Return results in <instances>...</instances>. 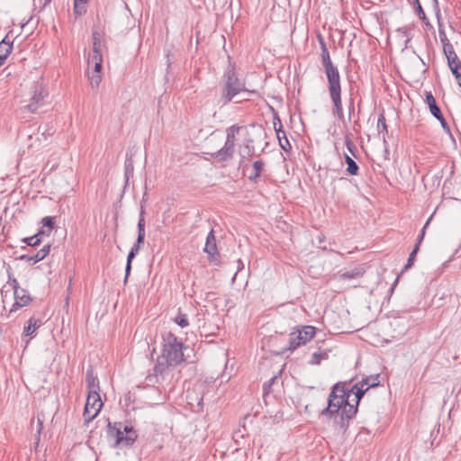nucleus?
<instances>
[{"mask_svg":"<svg viewBox=\"0 0 461 461\" xmlns=\"http://www.w3.org/2000/svg\"><path fill=\"white\" fill-rule=\"evenodd\" d=\"M41 222L43 227H47L49 229L47 231H45V234L49 236L51 230L54 228L55 218L52 216H46L41 220Z\"/></svg>","mask_w":461,"mask_h":461,"instance_id":"473e14b6","label":"nucleus"},{"mask_svg":"<svg viewBox=\"0 0 461 461\" xmlns=\"http://www.w3.org/2000/svg\"><path fill=\"white\" fill-rule=\"evenodd\" d=\"M452 74L455 76L456 81H457V84L459 86H461V65L456 68H452V69H450Z\"/></svg>","mask_w":461,"mask_h":461,"instance_id":"c03bdc74","label":"nucleus"},{"mask_svg":"<svg viewBox=\"0 0 461 461\" xmlns=\"http://www.w3.org/2000/svg\"><path fill=\"white\" fill-rule=\"evenodd\" d=\"M345 145L348 150L352 154V156L356 157L357 147L355 146L352 140V135L350 133H348L345 136Z\"/></svg>","mask_w":461,"mask_h":461,"instance_id":"72a5a7b5","label":"nucleus"},{"mask_svg":"<svg viewBox=\"0 0 461 461\" xmlns=\"http://www.w3.org/2000/svg\"><path fill=\"white\" fill-rule=\"evenodd\" d=\"M86 386L88 389V393H93V392L99 393V391H100L99 379H98L97 375H95L94 374V370L92 367H89L86 370Z\"/></svg>","mask_w":461,"mask_h":461,"instance_id":"dca6fc26","label":"nucleus"},{"mask_svg":"<svg viewBox=\"0 0 461 461\" xmlns=\"http://www.w3.org/2000/svg\"><path fill=\"white\" fill-rule=\"evenodd\" d=\"M318 40L321 50V63L328 81L329 95L333 104L332 113L338 117L339 120H343L344 111L341 99L342 87L340 74L338 68L333 65L330 59L329 50L322 36L319 35Z\"/></svg>","mask_w":461,"mask_h":461,"instance_id":"f03ea898","label":"nucleus"},{"mask_svg":"<svg viewBox=\"0 0 461 461\" xmlns=\"http://www.w3.org/2000/svg\"><path fill=\"white\" fill-rule=\"evenodd\" d=\"M124 424L122 422L108 423L107 435L113 439V447L124 446L125 431Z\"/></svg>","mask_w":461,"mask_h":461,"instance_id":"9d476101","label":"nucleus"},{"mask_svg":"<svg viewBox=\"0 0 461 461\" xmlns=\"http://www.w3.org/2000/svg\"><path fill=\"white\" fill-rule=\"evenodd\" d=\"M347 395L349 398L351 394L355 395V404L356 409L357 410V405L359 403V401L364 396L366 392L367 391L366 388L363 387V384H360L359 383L355 384L351 388L347 387Z\"/></svg>","mask_w":461,"mask_h":461,"instance_id":"f3484780","label":"nucleus"},{"mask_svg":"<svg viewBox=\"0 0 461 461\" xmlns=\"http://www.w3.org/2000/svg\"><path fill=\"white\" fill-rule=\"evenodd\" d=\"M265 163L263 160H257L253 163V171L249 176L250 181L256 182L257 179L261 176Z\"/></svg>","mask_w":461,"mask_h":461,"instance_id":"4be33fe9","label":"nucleus"},{"mask_svg":"<svg viewBox=\"0 0 461 461\" xmlns=\"http://www.w3.org/2000/svg\"><path fill=\"white\" fill-rule=\"evenodd\" d=\"M45 234L44 230H41L37 234L28 237L23 240V242H25L27 245L31 247H36L39 246L41 242L40 236Z\"/></svg>","mask_w":461,"mask_h":461,"instance_id":"cd10ccee","label":"nucleus"},{"mask_svg":"<svg viewBox=\"0 0 461 461\" xmlns=\"http://www.w3.org/2000/svg\"><path fill=\"white\" fill-rule=\"evenodd\" d=\"M252 143H253V140H249L247 141V143L244 145L243 149L240 154L242 159L249 158L254 155V147H253Z\"/></svg>","mask_w":461,"mask_h":461,"instance_id":"c85d7f7f","label":"nucleus"},{"mask_svg":"<svg viewBox=\"0 0 461 461\" xmlns=\"http://www.w3.org/2000/svg\"><path fill=\"white\" fill-rule=\"evenodd\" d=\"M383 139H384V145H386V140H385V136L384 135L383 136Z\"/></svg>","mask_w":461,"mask_h":461,"instance_id":"13d9d810","label":"nucleus"},{"mask_svg":"<svg viewBox=\"0 0 461 461\" xmlns=\"http://www.w3.org/2000/svg\"><path fill=\"white\" fill-rule=\"evenodd\" d=\"M438 36H439L440 42L442 43V46L450 42L447 37L445 31L443 29H441L440 26L438 28Z\"/></svg>","mask_w":461,"mask_h":461,"instance_id":"a18cd8bd","label":"nucleus"},{"mask_svg":"<svg viewBox=\"0 0 461 461\" xmlns=\"http://www.w3.org/2000/svg\"><path fill=\"white\" fill-rule=\"evenodd\" d=\"M5 61V57L3 55L2 58H0V66H2Z\"/></svg>","mask_w":461,"mask_h":461,"instance_id":"4d7b16f0","label":"nucleus"},{"mask_svg":"<svg viewBox=\"0 0 461 461\" xmlns=\"http://www.w3.org/2000/svg\"><path fill=\"white\" fill-rule=\"evenodd\" d=\"M321 358V354L318 353V352H314L312 354L311 363L313 365H318V364H320Z\"/></svg>","mask_w":461,"mask_h":461,"instance_id":"8fccbe9b","label":"nucleus"},{"mask_svg":"<svg viewBox=\"0 0 461 461\" xmlns=\"http://www.w3.org/2000/svg\"><path fill=\"white\" fill-rule=\"evenodd\" d=\"M50 250V244L44 245L36 254L34 255H22L19 257L20 260H25L26 262L33 265L43 260Z\"/></svg>","mask_w":461,"mask_h":461,"instance_id":"4468645a","label":"nucleus"},{"mask_svg":"<svg viewBox=\"0 0 461 461\" xmlns=\"http://www.w3.org/2000/svg\"><path fill=\"white\" fill-rule=\"evenodd\" d=\"M410 3H411L413 5L420 3L419 0H409Z\"/></svg>","mask_w":461,"mask_h":461,"instance_id":"6e6d98bb","label":"nucleus"},{"mask_svg":"<svg viewBox=\"0 0 461 461\" xmlns=\"http://www.w3.org/2000/svg\"><path fill=\"white\" fill-rule=\"evenodd\" d=\"M42 429V421L38 418L37 435L39 436Z\"/></svg>","mask_w":461,"mask_h":461,"instance_id":"864d4df0","label":"nucleus"},{"mask_svg":"<svg viewBox=\"0 0 461 461\" xmlns=\"http://www.w3.org/2000/svg\"><path fill=\"white\" fill-rule=\"evenodd\" d=\"M88 2L89 0H74V14L76 16L86 14Z\"/></svg>","mask_w":461,"mask_h":461,"instance_id":"b1692460","label":"nucleus"},{"mask_svg":"<svg viewBox=\"0 0 461 461\" xmlns=\"http://www.w3.org/2000/svg\"><path fill=\"white\" fill-rule=\"evenodd\" d=\"M425 101H426V104H428V106L429 108L430 113L434 117L441 116V110L438 106L436 99L433 96V95L431 94V92H427L426 93V100Z\"/></svg>","mask_w":461,"mask_h":461,"instance_id":"6ab92c4d","label":"nucleus"},{"mask_svg":"<svg viewBox=\"0 0 461 461\" xmlns=\"http://www.w3.org/2000/svg\"><path fill=\"white\" fill-rule=\"evenodd\" d=\"M42 325L43 321L41 319L32 316L28 320L27 325L24 326L23 334L33 338L36 336V330Z\"/></svg>","mask_w":461,"mask_h":461,"instance_id":"2eb2a0df","label":"nucleus"},{"mask_svg":"<svg viewBox=\"0 0 461 461\" xmlns=\"http://www.w3.org/2000/svg\"><path fill=\"white\" fill-rule=\"evenodd\" d=\"M241 92H247L246 84L239 77L235 65L230 62L220 81L217 104L225 106Z\"/></svg>","mask_w":461,"mask_h":461,"instance_id":"20e7f679","label":"nucleus"},{"mask_svg":"<svg viewBox=\"0 0 461 461\" xmlns=\"http://www.w3.org/2000/svg\"><path fill=\"white\" fill-rule=\"evenodd\" d=\"M175 322L181 328H186L189 325L187 315L180 312L176 316Z\"/></svg>","mask_w":461,"mask_h":461,"instance_id":"f704fd0d","label":"nucleus"},{"mask_svg":"<svg viewBox=\"0 0 461 461\" xmlns=\"http://www.w3.org/2000/svg\"><path fill=\"white\" fill-rule=\"evenodd\" d=\"M54 130L49 124L41 125L36 131L28 134V149L33 151L39 150L49 142L50 138L53 135Z\"/></svg>","mask_w":461,"mask_h":461,"instance_id":"423d86ee","label":"nucleus"},{"mask_svg":"<svg viewBox=\"0 0 461 461\" xmlns=\"http://www.w3.org/2000/svg\"><path fill=\"white\" fill-rule=\"evenodd\" d=\"M358 383L360 384H363V387L366 388V390H368L369 388L375 387L380 384L379 375L366 376Z\"/></svg>","mask_w":461,"mask_h":461,"instance_id":"5701e85b","label":"nucleus"},{"mask_svg":"<svg viewBox=\"0 0 461 461\" xmlns=\"http://www.w3.org/2000/svg\"><path fill=\"white\" fill-rule=\"evenodd\" d=\"M348 109V118L350 119L352 113L355 111V104H354V99L353 98H350Z\"/></svg>","mask_w":461,"mask_h":461,"instance_id":"3c124183","label":"nucleus"},{"mask_svg":"<svg viewBox=\"0 0 461 461\" xmlns=\"http://www.w3.org/2000/svg\"><path fill=\"white\" fill-rule=\"evenodd\" d=\"M145 239V218H144V210L141 208V211L140 212L139 221H138V237L136 243L133 245V247L131 249L128 256H127V262L125 267V276H124V283L127 282L128 277L131 274V262L133 258L136 257L138 252L140 249V245L144 242Z\"/></svg>","mask_w":461,"mask_h":461,"instance_id":"39448f33","label":"nucleus"},{"mask_svg":"<svg viewBox=\"0 0 461 461\" xmlns=\"http://www.w3.org/2000/svg\"><path fill=\"white\" fill-rule=\"evenodd\" d=\"M14 303L12 306L11 312L16 311L17 309L26 306L30 303L32 298L28 292L23 288L14 293Z\"/></svg>","mask_w":461,"mask_h":461,"instance_id":"ddd939ff","label":"nucleus"},{"mask_svg":"<svg viewBox=\"0 0 461 461\" xmlns=\"http://www.w3.org/2000/svg\"><path fill=\"white\" fill-rule=\"evenodd\" d=\"M437 3V0H434Z\"/></svg>","mask_w":461,"mask_h":461,"instance_id":"bf43d9fd","label":"nucleus"},{"mask_svg":"<svg viewBox=\"0 0 461 461\" xmlns=\"http://www.w3.org/2000/svg\"><path fill=\"white\" fill-rule=\"evenodd\" d=\"M51 2V0H44L43 1V4L41 7V9L44 8L46 5H48Z\"/></svg>","mask_w":461,"mask_h":461,"instance_id":"5fc2aeb1","label":"nucleus"},{"mask_svg":"<svg viewBox=\"0 0 461 461\" xmlns=\"http://www.w3.org/2000/svg\"><path fill=\"white\" fill-rule=\"evenodd\" d=\"M346 384H336L329 395L328 406L322 411V415L332 416L340 411L341 426L344 420H351L357 413L356 406L348 402Z\"/></svg>","mask_w":461,"mask_h":461,"instance_id":"7ed1b4c3","label":"nucleus"},{"mask_svg":"<svg viewBox=\"0 0 461 461\" xmlns=\"http://www.w3.org/2000/svg\"><path fill=\"white\" fill-rule=\"evenodd\" d=\"M234 149L235 142L225 140L224 146L216 152L212 153V157L219 161H227L233 157Z\"/></svg>","mask_w":461,"mask_h":461,"instance_id":"f8f14e48","label":"nucleus"},{"mask_svg":"<svg viewBox=\"0 0 461 461\" xmlns=\"http://www.w3.org/2000/svg\"><path fill=\"white\" fill-rule=\"evenodd\" d=\"M436 119H438L442 126V128L449 132L450 131V128L449 126L447 125V122L446 121V119L444 118L443 114L441 113V116H438V117H435Z\"/></svg>","mask_w":461,"mask_h":461,"instance_id":"de8ad7c7","label":"nucleus"},{"mask_svg":"<svg viewBox=\"0 0 461 461\" xmlns=\"http://www.w3.org/2000/svg\"><path fill=\"white\" fill-rule=\"evenodd\" d=\"M273 125H274V129H275L276 135H279V134H281V132H283V131H284L283 124H282L281 119L279 118V116L276 113H275V116H274Z\"/></svg>","mask_w":461,"mask_h":461,"instance_id":"ea45409f","label":"nucleus"},{"mask_svg":"<svg viewBox=\"0 0 461 461\" xmlns=\"http://www.w3.org/2000/svg\"><path fill=\"white\" fill-rule=\"evenodd\" d=\"M431 217H432V216H430V217L428 219V221H426V223L424 224V226H423V228H422L421 231H420V234L419 235V237H418V239H417V243H416V245H415V246H418V249H420V243L422 242V240H423V239H424V235H425L426 228L429 226V221H430V220H431Z\"/></svg>","mask_w":461,"mask_h":461,"instance_id":"a19ab883","label":"nucleus"},{"mask_svg":"<svg viewBox=\"0 0 461 461\" xmlns=\"http://www.w3.org/2000/svg\"><path fill=\"white\" fill-rule=\"evenodd\" d=\"M46 95L47 94L45 93L42 85L38 82L35 83L32 87V95L30 98V102L23 106V109L31 113L37 112V110L44 104V98Z\"/></svg>","mask_w":461,"mask_h":461,"instance_id":"1a4fd4ad","label":"nucleus"},{"mask_svg":"<svg viewBox=\"0 0 461 461\" xmlns=\"http://www.w3.org/2000/svg\"><path fill=\"white\" fill-rule=\"evenodd\" d=\"M276 376L271 377L267 382H266L263 385V390L265 393H267L271 388L272 384L276 382Z\"/></svg>","mask_w":461,"mask_h":461,"instance_id":"09e8293b","label":"nucleus"},{"mask_svg":"<svg viewBox=\"0 0 461 461\" xmlns=\"http://www.w3.org/2000/svg\"><path fill=\"white\" fill-rule=\"evenodd\" d=\"M447 65L450 69H452V68H455V67L458 68L461 65V61L459 60L457 56L448 58V59H447Z\"/></svg>","mask_w":461,"mask_h":461,"instance_id":"37998d69","label":"nucleus"},{"mask_svg":"<svg viewBox=\"0 0 461 461\" xmlns=\"http://www.w3.org/2000/svg\"><path fill=\"white\" fill-rule=\"evenodd\" d=\"M203 251L208 255L209 261L215 265L219 264V253L217 249L216 238L214 230L212 229L206 237Z\"/></svg>","mask_w":461,"mask_h":461,"instance_id":"9b49d317","label":"nucleus"},{"mask_svg":"<svg viewBox=\"0 0 461 461\" xmlns=\"http://www.w3.org/2000/svg\"><path fill=\"white\" fill-rule=\"evenodd\" d=\"M277 139H278V141H279V145L280 147L285 150V151H288L291 149V144L286 137V134H285V131H283V132H281V134L279 135H276Z\"/></svg>","mask_w":461,"mask_h":461,"instance_id":"2f4dec72","label":"nucleus"},{"mask_svg":"<svg viewBox=\"0 0 461 461\" xmlns=\"http://www.w3.org/2000/svg\"><path fill=\"white\" fill-rule=\"evenodd\" d=\"M242 127L238 125H231L226 129V140L235 142L236 135L240 132Z\"/></svg>","mask_w":461,"mask_h":461,"instance_id":"bb28decb","label":"nucleus"},{"mask_svg":"<svg viewBox=\"0 0 461 461\" xmlns=\"http://www.w3.org/2000/svg\"><path fill=\"white\" fill-rule=\"evenodd\" d=\"M103 402L99 393H88L84 409L83 417L86 423L93 420L100 412Z\"/></svg>","mask_w":461,"mask_h":461,"instance_id":"6e6552de","label":"nucleus"},{"mask_svg":"<svg viewBox=\"0 0 461 461\" xmlns=\"http://www.w3.org/2000/svg\"><path fill=\"white\" fill-rule=\"evenodd\" d=\"M103 58L95 56H88L87 59V66L88 69H90L93 67V72H99L102 73L103 68Z\"/></svg>","mask_w":461,"mask_h":461,"instance_id":"412c9836","label":"nucleus"},{"mask_svg":"<svg viewBox=\"0 0 461 461\" xmlns=\"http://www.w3.org/2000/svg\"><path fill=\"white\" fill-rule=\"evenodd\" d=\"M184 361L183 343L172 333L163 337L162 354L158 357L153 373L146 376L150 384H160L168 375L169 367Z\"/></svg>","mask_w":461,"mask_h":461,"instance_id":"f257e3e1","label":"nucleus"},{"mask_svg":"<svg viewBox=\"0 0 461 461\" xmlns=\"http://www.w3.org/2000/svg\"><path fill=\"white\" fill-rule=\"evenodd\" d=\"M133 175V166L131 161L127 160L125 162V178L126 181L129 180L130 176H132Z\"/></svg>","mask_w":461,"mask_h":461,"instance_id":"79ce46f5","label":"nucleus"},{"mask_svg":"<svg viewBox=\"0 0 461 461\" xmlns=\"http://www.w3.org/2000/svg\"><path fill=\"white\" fill-rule=\"evenodd\" d=\"M420 249L418 246H414L412 251L410 253L406 265L404 266V270L411 268L415 261L416 255Z\"/></svg>","mask_w":461,"mask_h":461,"instance_id":"4c0bfd02","label":"nucleus"},{"mask_svg":"<svg viewBox=\"0 0 461 461\" xmlns=\"http://www.w3.org/2000/svg\"><path fill=\"white\" fill-rule=\"evenodd\" d=\"M316 333V329L313 326L298 327L295 330L290 333L289 346L287 350H294L298 347L306 344L311 340Z\"/></svg>","mask_w":461,"mask_h":461,"instance_id":"0eeeda50","label":"nucleus"},{"mask_svg":"<svg viewBox=\"0 0 461 461\" xmlns=\"http://www.w3.org/2000/svg\"><path fill=\"white\" fill-rule=\"evenodd\" d=\"M13 50V43L6 41V37L0 41V58L4 55L5 59L10 55Z\"/></svg>","mask_w":461,"mask_h":461,"instance_id":"a878e982","label":"nucleus"},{"mask_svg":"<svg viewBox=\"0 0 461 461\" xmlns=\"http://www.w3.org/2000/svg\"><path fill=\"white\" fill-rule=\"evenodd\" d=\"M377 131L379 133H387V124L384 113H380L377 119Z\"/></svg>","mask_w":461,"mask_h":461,"instance_id":"c9c22d12","label":"nucleus"},{"mask_svg":"<svg viewBox=\"0 0 461 461\" xmlns=\"http://www.w3.org/2000/svg\"><path fill=\"white\" fill-rule=\"evenodd\" d=\"M443 52L447 59L457 56L450 42L443 45Z\"/></svg>","mask_w":461,"mask_h":461,"instance_id":"58836bf2","label":"nucleus"},{"mask_svg":"<svg viewBox=\"0 0 461 461\" xmlns=\"http://www.w3.org/2000/svg\"><path fill=\"white\" fill-rule=\"evenodd\" d=\"M125 431L124 446L131 447L138 438V434L132 426L125 425L123 428Z\"/></svg>","mask_w":461,"mask_h":461,"instance_id":"aec40b11","label":"nucleus"},{"mask_svg":"<svg viewBox=\"0 0 461 461\" xmlns=\"http://www.w3.org/2000/svg\"><path fill=\"white\" fill-rule=\"evenodd\" d=\"M365 273L364 268L361 266L355 267L350 270H347L339 274V279L341 280H353L361 277Z\"/></svg>","mask_w":461,"mask_h":461,"instance_id":"a211bd4d","label":"nucleus"},{"mask_svg":"<svg viewBox=\"0 0 461 461\" xmlns=\"http://www.w3.org/2000/svg\"><path fill=\"white\" fill-rule=\"evenodd\" d=\"M87 75H88V78H89L91 86L93 88L98 87V86L102 80V73L93 72V71H90V69H88Z\"/></svg>","mask_w":461,"mask_h":461,"instance_id":"c756f323","label":"nucleus"},{"mask_svg":"<svg viewBox=\"0 0 461 461\" xmlns=\"http://www.w3.org/2000/svg\"><path fill=\"white\" fill-rule=\"evenodd\" d=\"M101 43L93 42V52L89 56L102 57L101 53Z\"/></svg>","mask_w":461,"mask_h":461,"instance_id":"49530a36","label":"nucleus"},{"mask_svg":"<svg viewBox=\"0 0 461 461\" xmlns=\"http://www.w3.org/2000/svg\"><path fill=\"white\" fill-rule=\"evenodd\" d=\"M93 42L101 43L100 34L97 32L92 33Z\"/></svg>","mask_w":461,"mask_h":461,"instance_id":"603ef678","label":"nucleus"},{"mask_svg":"<svg viewBox=\"0 0 461 461\" xmlns=\"http://www.w3.org/2000/svg\"><path fill=\"white\" fill-rule=\"evenodd\" d=\"M6 272H7V276H8V280L6 282V285H9L14 290V293L15 291L21 289L17 279L14 276V275L11 271L10 267L7 268Z\"/></svg>","mask_w":461,"mask_h":461,"instance_id":"7c9ffc66","label":"nucleus"},{"mask_svg":"<svg viewBox=\"0 0 461 461\" xmlns=\"http://www.w3.org/2000/svg\"><path fill=\"white\" fill-rule=\"evenodd\" d=\"M344 158H345V161L348 165L347 172L349 175L357 176L358 174V170H359L357 164L348 154H345Z\"/></svg>","mask_w":461,"mask_h":461,"instance_id":"393cba45","label":"nucleus"},{"mask_svg":"<svg viewBox=\"0 0 461 461\" xmlns=\"http://www.w3.org/2000/svg\"><path fill=\"white\" fill-rule=\"evenodd\" d=\"M415 10H416V13L419 16V18L426 24V25H429V19L428 17L426 16V14L424 12V10L422 9V6L420 5V3L417 4V5H413Z\"/></svg>","mask_w":461,"mask_h":461,"instance_id":"e433bc0d","label":"nucleus"}]
</instances>
